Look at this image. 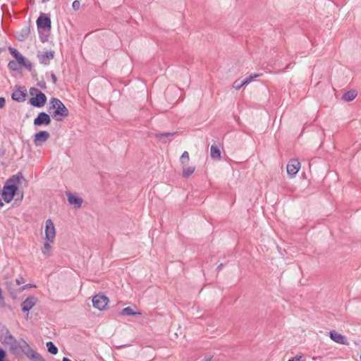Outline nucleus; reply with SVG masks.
Listing matches in <instances>:
<instances>
[{"label":"nucleus","instance_id":"obj_1","mask_svg":"<svg viewBox=\"0 0 361 361\" xmlns=\"http://www.w3.org/2000/svg\"><path fill=\"white\" fill-rule=\"evenodd\" d=\"M49 111L56 121H62L69 114V111L63 102L55 97L50 99Z\"/></svg>","mask_w":361,"mask_h":361},{"label":"nucleus","instance_id":"obj_2","mask_svg":"<svg viewBox=\"0 0 361 361\" xmlns=\"http://www.w3.org/2000/svg\"><path fill=\"white\" fill-rule=\"evenodd\" d=\"M24 179L21 172L12 176L6 182L2 191H6L7 194H12L13 195H19L18 192V185L20 180Z\"/></svg>","mask_w":361,"mask_h":361},{"label":"nucleus","instance_id":"obj_3","mask_svg":"<svg viewBox=\"0 0 361 361\" xmlns=\"http://www.w3.org/2000/svg\"><path fill=\"white\" fill-rule=\"evenodd\" d=\"M30 94L32 96L30 99V104L35 107H42L47 102V96L36 87H31L29 90Z\"/></svg>","mask_w":361,"mask_h":361},{"label":"nucleus","instance_id":"obj_4","mask_svg":"<svg viewBox=\"0 0 361 361\" xmlns=\"http://www.w3.org/2000/svg\"><path fill=\"white\" fill-rule=\"evenodd\" d=\"M37 25L39 33L40 35V39L42 42H44L47 40V37H43L41 36V30L44 31L49 32L51 27V19L45 14H41L37 20Z\"/></svg>","mask_w":361,"mask_h":361},{"label":"nucleus","instance_id":"obj_5","mask_svg":"<svg viewBox=\"0 0 361 361\" xmlns=\"http://www.w3.org/2000/svg\"><path fill=\"white\" fill-rule=\"evenodd\" d=\"M22 342H23V353L27 358L32 361H45L42 356L35 351L25 340H22Z\"/></svg>","mask_w":361,"mask_h":361},{"label":"nucleus","instance_id":"obj_6","mask_svg":"<svg viewBox=\"0 0 361 361\" xmlns=\"http://www.w3.org/2000/svg\"><path fill=\"white\" fill-rule=\"evenodd\" d=\"M55 237L56 230L54 223L49 219L45 222V239L50 243H54Z\"/></svg>","mask_w":361,"mask_h":361},{"label":"nucleus","instance_id":"obj_7","mask_svg":"<svg viewBox=\"0 0 361 361\" xmlns=\"http://www.w3.org/2000/svg\"><path fill=\"white\" fill-rule=\"evenodd\" d=\"M109 302V298L102 294H97L92 298V304L94 308L99 310H103L106 307Z\"/></svg>","mask_w":361,"mask_h":361},{"label":"nucleus","instance_id":"obj_8","mask_svg":"<svg viewBox=\"0 0 361 361\" xmlns=\"http://www.w3.org/2000/svg\"><path fill=\"white\" fill-rule=\"evenodd\" d=\"M37 57L40 63L47 66L50 63V61L54 57V51L50 50L49 51H38Z\"/></svg>","mask_w":361,"mask_h":361},{"label":"nucleus","instance_id":"obj_9","mask_svg":"<svg viewBox=\"0 0 361 361\" xmlns=\"http://www.w3.org/2000/svg\"><path fill=\"white\" fill-rule=\"evenodd\" d=\"M34 125L41 126L43 125H49L51 123V118L49 114L45 112H40L34 120Z\"/></svg>","mask_w":361,"mask_h":361},{"label":"nucleus","instance_id":"obj_10","mask_svg":"<svg viewBox=\"0 0 361 361\" xmlns=\"http://www.w3.org/2000/svg\"><path fill=\"white\" fill-rule=\"evenodd\" d=\"M50 137L49 132L46 130H41L35 135L34 144L35 146H41Z\"/></svg>","mask_w":361,"mask_h":361},{"label":"nucleus","instance_id":"obj_11","mask_svg":"<svg viewBox=\"0 0 361 361\" xmlns=\"http://www.w3.org/2000/svg\"><path fill=\"white\" fill-rule=\"evenodd\" d=\"M300 164L298 159H291L287 164V173L290 177H293L299 171Z\"/></svg>","mask_w":361,"mask_h":361},{"label":"nucleus","instance_id":"obj_12","mask_svg":"<svg viewBox=\"0 0 361 361\" xmlns=\"http://www.w3.org/2000/svg\"><path fill=\"white\" fill-rule=\"evenodd\" d=\"M37 299L34 295L27 297L21 304L23 312H29L36 304Z\"/></svg>","mask_w":361,"mask_h":361},{"label":"nucleus","instance_id":"obj_13","mask_svg":"<svg viewBox=\"0 0 361 361\" xmlns=\"http://www.w3.org/2000/svg\"><path fill=\"white\" fill-rule=\"evenodd\" d=\"M66 195H67L68 202L71 205H73L74 207V208H75V209H78V208L81 207L82 202H83L82 198H80L76 195H74L71 192H67Z\"/></svg>","mask_w":361,"mask_h":361},{"label":"nucleus","instance_id":"obj_14","mask_svg":"<svg viewBox=\"0 0 361 361\" xmlns=\"http://www.w3.org/2000/svg\"><path fill=\"white\" fill-rule=\"evenodd\" d=\"M27 96V90L25 88L22 87L21 89H18L15 90L11 95V97L13 100L22 102H24L25 97Z\"/></svg>","mask_w":361,"mask_h":361},{"label":"nucleus","instance_id":"obj_15","mask_svg":"<svg viewBox=\"0 0 361 361\" xmlns=\"http://www.w3.org/2000/svg\"><path fill=\"white\" fill-rule=\"evenodd\" d=\"M9 348V351L11 354H13L15 356H18L21 352H23V345H20L18 341L16 340L10 345H8Z\"/></svg>","mask_w":361,"mask_h":361},{"label":"nucleus","instance_id":"obj_16","mask_svg":"<svg viewBox=\"0 0 361 361\" xmlns=\"http://www.w3.org/2000/svg\"><path fill=\"white\" fill-rule=\"evenodd\" d=\"M330 338L336 343H340V344H346L347 343V339L346 338L341 335V334H338L336 331H331L329 333Z\"/></svg>","mask_w":361,"mask_h":361},{"label":"nucleus","instance_id":"obj_17","mask_svg":"<svg viewBox=\"0 0 361 361\" xmlns=\"http://www.w3.org/2000/svg\"><path fill=\"white\" fill-rule=\"evenodd\" d=\"M176 133H155L154 136L162 143H166L171 140Z\"/></svg>","mask_w":361,"mask_h":361},{"label":"nucleus","instance_id":"obj_18","mask_svg":"<svg viewBox=\"0 0 361 361\" xmlns=\"http://www.w3.org/2000/svg\"><path fill=\"white\" fill-rule=\"evenodd\" d=\"M30 34V26L24 27L21 29V30L18 32L17 39L20 42H23L27 39Z\"/></svg>","mask_w":361,"mask_h":361},{"label":"nucleus","instance_id":"obj_19","mask_svg":"<svg viewBox=\"0 0 361 361\" xmlns=\"http://www.w3.org/2000/svg\"><path fill=\"white\" fill-rule=\"evenodd\" d=\"M357 95V92L355 90H351L343 94L342 99L345 102L353 101Z\"/></svg>","mask_w":361,"mask_h":361},{"label":"nucleus","instance_id":"obj_20","mask_svg":"<svg viewBox=\"0 0 361 361\" xmlns=\"http://www.w3.org/2000/svg\"><path fill=\"white\" fill-rule=\"evenodd\" d=\"M16 341V338L7 330L5 335L4 336L2 343L6 345H8L13 342Z\"/></svg>","mask_w":361,"mask_h":361},{"label":"nucleus","instance_id":"obj_21","mask_svg":"<svg viewBox=\"0 0 361 361\" xmlns=\"http://www.w3.org/2000/svg\"><path fill=\"white\" fill-rule=\"evenodd\" d=\"M210 155L213 159L219 160L221 159V151L216 145L211 146Z\"/></svg>","mask_w":361,"mask_h":361},{"label":"nucleus","instance_id":"obj_22","mask_svg":"<svg viewBox=\"0 0 361 361\" xmlns=\"http://www.w3.org/2000/svg\"><path fill=\"white\" fill-rule=\"evenodd\" d=\"M10 52L19 64L22 62H24L25 57L17 49L10 48Z\"/></svg>","mask_w":361,"mask_h":361},{"label":"nucleus","instance_id":"obj_23","mask_svg":"<svg viewBox=\"0 0 361 361\" xmlns=\"http://www.w3.org/2000/svg\"><path fill=\"white\" fill-rule=\"evenodd\" d=\"M195 169V166H187V165H185V166H183V176L184 178H188L194 173Z\"/></svg>","mask_w":361,"mask_h":361},{"label":"nucleus","instance_id":"obj_24","mask_svg":"<svg viewBox=\"0 0 361 361\" xmlns=\"http://www.w3.org/2000/svg\"><path fill=\"white\" fill-rule=\"evenodd\" d=\"M121 314L123 315H140V312H134L133 310L130 307H126L123 308L121 311Z\"/></svg>","mask_w":361,"mask_h":361},{"label":"nucleus","instance_id":"obj_25","mask_svg":"<svg viewBox=\"0 0 361 361\" xmlns=\"http://www.w3.org/2000/svg\"><path fill=\"white\" fill-rule=\"evenodd\" d=\"M47 347L49 353H50L52 355H56L58 353V348L54 345V343L51 341H49L47 343Z\"/></svg>","mask_w":361,"mask_h":361},{"label":"nucleus","instance_id":"obj_26","mask_svg":"<svg viewBox=\"0 0 361 361\" xmlns=\"http://www.w3.org/2000/svg\"><path fill=\"white\" fill-rule=\"evenodd\" d=\"M190 157L188 152L185 151L180 158V162L182 165V166H185V165H187L189 162Z\"/></svg>","mask_w":361,"mask_h":361},{"label":"nucleus","instance_id":"obj_27","mask_svg":"<svg viewBox=\"0 0 361 361\" xmlns=\"http://www.w3.org/2000/svg\"><path fill=\"white\" fill-rule=\"evenodd\" d=\"M1 195H2L4 200L6 203L11 202L12 201V200L13 199V197L16 196L12 194H10V193L7 194L6 191H2Z\"/></svg>","mask_w":361,"mask_h":361},{"label":"nucleus","instance_id":"obj_28","mask_svg":"<svg viewBox=\"0 0 361 361\" xmlns=\"http://www.w3.org/2000/svg\"><path fill=\"white\" fill-rule=\"evenodd\" d=\"M51 246L50 245V242L47 241L44 243L42 252L44 255H48L50 250H51Z\"/></svg>","mask_w":361,"mask_h":361},{"label":"nucleus","instance_id":"obj_29","mask_svg":"<svg viewBox=\"0 0 361 361\" xmlns=\"http://www.w3.org/2000/svg\"><path fill=\"white\" fill-rule=\"evenodd\" d=\"M18 65V61H11L8 64V67L12 71H17L19 69Z\"/></svg>","mask_w":361,"mask_h":361},{"label":"nucleus","instance_id":"obj_30","mask_svg":"<svg viewBox=\"0 0 361 361\" xmlns=\"http://www.w3.org/2000/svg\"><path fill=\"white\" fill-rule=\"evenodd\" d=\"M20 65L23 66L25 68H26L29 71H30L32 68V63L30 61H28L27 59H26L25 58L24 59V62L20 63Z\"/></svg>","mask_w":361,"mask_h":361},{"label":"nucleus","instance_id":"obj_31","mask_svg":"<svg viewBox=\"0 0 361 361\" xmlns=\"http://www.w3.org/2000/svg\"><path fill=\"white\" fill-rule=\"evenodd\" d=\"M243 85H245L244 81H240L238 80L233 82V87L236 90H240Z\"/></svg>","mask_w":361,"mask_h":361},{"label":"nucleus","instance_id":"obj_32","mask_svg":"<svg viewBox=\"0 0 361 361\" xmlns=\"http://www.w3.org/2000/svg\"><path fill=\"white\" fill-rule=\"evenodd\" d=\"M258 76H259V74H255L254 75H250L249 77L246 78L245 79L243 80L245 85L250 83L254 78Z\"/></svg>","mask_w":361,"mask_h":361},{"label":"nucleus","instance_id":"obj_33","mask_svg":"<svg viewBox=\"0 0 361 361\" xmlns=\"http://www.w3.org/2000/svg\"><path fill=\"white\" fill-rule=\"evenodd\" d=\"M72 7L75 11H77L80 7V3L78 0H75L72 4Z\"/></svg>","mask_w":361,"mask_h":361},{"label":"nucleus","instance_id":"obj_34","mask_svg":"<svg viewBox=\"0 0 361 361\" xmlns=\"http://www.w3.org/2000/svg\"><path fill=\"white\" fill-rule=\"evenodd\" d=\"M6 357V351L0 348V361H5Z\"/></svg>","mask_w":361,"mask_h":361},{"label":"nucleus","instance_id":"obj_35","mask_svg":"<svg viewBox=\"0 0 361 361\" xmlns=\"http://www.w3.org/2000/svg\"><path fill=\"white\" fill-rule=\"evenodd\" d=\"M302 358V356H295L292 359L288 360V361H304Z\"/></svg>","mask_w":361,"mask_h":361},{"label":"nucleus","instance_id":"obj_36","mask_svg":"<svg viewBox=\"0 0 361 361\" xmlns=\"http://www.w3.org/2000/svg\"><path fill=\"white\" fill-rule=\"evenodd\" d=\"M6 100L4 97H0V109L4 106Z\"/></svg>","mask_w":361,"mask_h":361},{"label":"nucleus","instance_id":"obj_37","mask_svg":"<svg viewBox=\"0 0 361 361\" xmlns=\"http://www.w3.org/2000/svg\"><path fill=\"white\" fill-rule=\"evenodd\" d=\"M38 86L42 89L46 87V83L44 81H41L37 83Z\"/></svg>","mask_w":361,"mask_h":361},{"label":"nucleus","instance_id":"obj_38","mask_svg":"<svg viewBox=\"0 0 361 361\" xmlns=\"http://www.w3.org/2000/svg\"><path fill=\"white\" fill-rule=\"evenodd\" d=\"M51 80H52L53 83H54V84H56V80H57L56 75H55L54 73H52L51 74Z\"/></svg>","mask_w":361,"mask_h":361},{"label":"nucleus","instance_id":"obj_39","mask_svg":"<svg viewBox=\"0 0 361 361\" xmlns=\"http://www.w3.org/2000/svg\"><path fill=\"white\" fill-rule=\"evenodd\" d=\"M22 278H18V279H16V283L18 285H20L23 282H22Z\"/></svg>","mask_w":361,"mask_h":361},{"label":"nucleus","instance_id":"obj_40","mask_svg":"<svg viewBox=\"0 0 361 361\" xmlns=\"http://www.w3.org/2000/svg\"><path fill=\"white\" fill-rule=\"evenodd\" d=\"M224 264H220L218 267L216 268V270L217 271H220V270L221 269V268L223 267Z\"/></svg>","mask_w":361,"mask_h":361},{"label":"nucleus","instance_id":"obj_41","mask_svg":"<svg viewBox=\"0 0 361 361\" xmlns=\"http://www.w3.org/2000/svg\"><path fill=\"white\" fill-rule=\"evenodd\" d=\"M62 361H71L69 358L64 357Z\"/></svg>","mask_w":361,"mask_h":361},{"label":"nucleus","instance_id":"obj_42","mask_svg":"<svg viewBox=\"0 0 361 361\" xmlns=\"http://www.w3.org/2000/svg\"><path fill=\"white\" fill-rule=\"evenodd\" d=\"M23 198V193L21 192L20 195V200H22Z\"/></svg>","mask_w":361,"mask_h":361},{"label":"nucleus","instance_id":"obj_43","mask_svg":"<svg viewBox=\"0 0 361 361\" xmlns=\"http://www.w3.org/2000/svg\"><path fill=\"white\" fill-rule=\"evenodd\" d=\"M4 206V203L2 202L1 200L0 199V208H1Z\"/></svg>","mask_w":361,"mask_h":361},{"label":"nucleus","instance_id":"obj_44","mask_svg":"<svg viewBox=\"0 0 361 361\" xmlns=\"http://www.w3.org/2000/svg\"><path fill=\"white\" fill-rule=\"evenodd\" d=\"M290 66H291V63L288 64V65L286 66V69L290 68Z\"/></svg>","mask_w":361,"mask_h":361},{"label":"nucleus","instance_id":"obj_45","mask_svg":"<svg viewBox=\"0 0 361 361\" xmlns=\"http://www.w3.org/2000/svg\"><path fill=\"white\" fill-rule=\"evenodd\" d=\"M43 2H47V1H49V0H42Z\"/></svg>","mask_w":361,"mask_h":361}]
</instances>
